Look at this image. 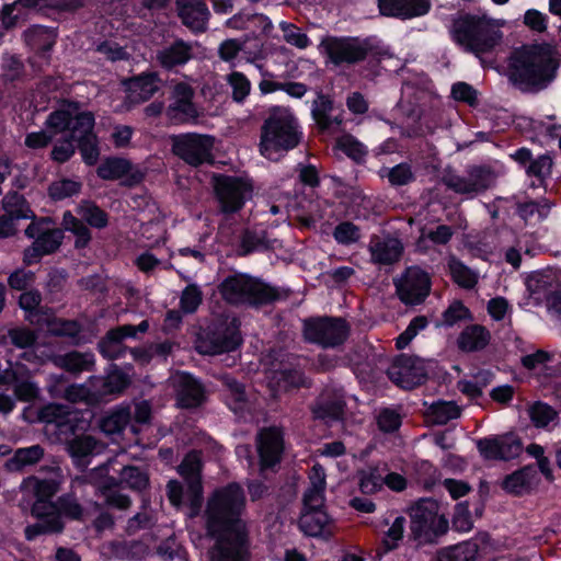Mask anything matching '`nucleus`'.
I'll list each match as a JSON object with an SVG mask.
<instances>
[{"instance_id": "nucleus-50", "label": "nucleus", "mask_w": 561, "mask_h": 561, "mask_svg": "<svg viewBox=\"0 0 561 561\" xmlns=\"http://www.w3.org/2000/svg\"><path fill=\"white\" fill-rule=\"evenodd\" d=\"M527 412L531 423L538 428L548 427L549 424L557 423L559 419L558 411L541 401H537L529 405Z\"/></svg>"}, {"instance_id": "nucleus-13", "label": "nucleus", "mask_w": 561, "mask_h": 561, "mask_svg": "<svg viewBox=\"0 0 561 561\" xmlns=\"http://www.w3.org/2000/svg\"><path fill=\"white\" fill-rule=\"evenodd\" d=\"M202 453L197 450L187 453L178 467V472L186 484V497L191 510L188 516L192 518L198 515L202 505Z\"/></svg>"}, {"instance_id": "nucleus-2", "label": "nucleus", "mask_w": 561, "mask_h": 561, "mask_svg": "<svg viewBox=\"0 0 561 561\" xmlns=\"http://www.w3.org/2000/svg\"><path fill=\"white\" fill-rule=\"evenodd\" d=\"M319 49L328 59V62L340 67L343 65L353 66L367 61L368 70L377 76L380 72V65L383 60L393 57L390 47L377 36H334L322 37Z\"/></svg>"}, {"instance_id": "nucleus-46", "label": "nucleus", "mask_w": 561, "mask_h": 561, "mask_svg": "<svg viewBox=\"0 0 561 561\" xmlns=\"http://www.w3.org/2000/svg\"><path fill=\"white\" fill-rule=\"evenodd\" d=\"M461 409L454 401H437L427 410V416L434 424L444 425L460 416Z\"/></svg>"}, {"instance_id": "nucleus-4", "label": "nucleus", "mask_w": 561, "mask_h": 561, "mask_svg": "<svg viewBox=\"0 0 561 561\" xmlns=\"http://www.w3.org/2000/svg\"><path fill=\"white\" fill-rule=\"evenodd\" d=\"M221 298L231 306L247 305L252 308L270 306L289 298L291 290L274 286L249 274L228 275L218 285Z\"/></svg>"}, {"instance_id": "nucleus-18", "label": "nucleus", "mask_w": 561, "mask_h": 561, "mask_svg": "<svg viewBox=\"0 0 561 561\" xmlns=\"http://www.w3.org/2000/svg\"><path fill=\"white\" fill-rule=\"evenodd\" d=\"M96 175L104 181L122 180V185L126 187L139 185L145 178L130 160L116 156L104 158L96 169Z\"/></svg>"}, {"instance_id": "nucleus-36", "label": "nucleus", "mask_w": 561, "mask_h": 561, "mask_svg": "<svg viewBox=\"0 0 561 561\" xmlns=\"http://www.w3.org/2000/svg\"><path fill=\"white\" fill-rule=\"evenodd\" d=\"M66 449L76 463L81 465L87 457L99 454L103 445L93 436H76L66 443Z\"/></svg>"}, {"instance_id": "nucleus-22", "label": "nucleus", "mask_w": 561, "mask_h": 561, "mask_svg": "<svg viewBox=\"0 0 561 561\" xmlns=\"http://www.w3.org/2000/svg\"><path fill=\"white\" fill-rule=\"evenodd\" d=\"M345 407L346 403L342 393L336 390L325 389L317 398L310 410L313 419L329 424L343 420Z\"/></svg>"}, {"instance_id": "nucleus-3", "label": "nucleus", "mask_w": 561, "mask_h": 561, "mask_svg": "<svg viewBox=\"0 0 561 561\" xmlns=\"http://www.w3.org/2000/svg\"><path fill=\"white\" fill-rule=\"evenodd\" d=\"M244 508L245 495L240 484L232 482L214 490L203 514L206 535L247 533L241 517Z\"/></svg>"}, {"instance_id": "nucleus-25", "label": "nucleus", "mask_w": 561, "mask_h": 561, "mask_svg": "<svg viewBox=\"0 0 561 561\" xmlns=\"http://www.w3.org/2000/svg\"><path fill=\"white\" fill-rule=\"evenodd\" d=\"M380 14L401 20L425 15L431 10L430 0H378Z\"/></svg>"}, {"instance_id": "nucleus-56", "label": "nucleus", "mask_w": 561, "mask_h": 561, "mask_svg": "<svg viewBox=\"0 0 561 561\" xmlns=\"http://www.w3.org/2000/svg\"><path fill=\"white\" fill-rule=\"evenodd\" d=\"M81 183L71 179H61L59 181H54L48 186V196L55 201H64L66 198L72 197L80 193Z\"/></svg>"}, {"instance_id": "nucleus-14", "label": "nucleus", "mask_w": 561, "mask_h": 561, "mask_svg": "<svg viewBox=\"0 0 561 561\" xmlns=\"http://www.w3.org/2000/svg\"><path fill=\"white\" fill-rule=\"evenodd\" d=\"M495 181V173L489 165H472L467 176L448 174L444 184L456 194L474 196L488 191Z\"/></svg>"}, {"instance_id": "nucleus-12", "label": "nucleus", "mask_w": 561, "mask_h": 561, "mask_svg": "<svg viewBox=\"0 0 561 561\" xmlns=\"http://www.w3.org/2000/svg\"><path fill=\"white\" fill-rule=\"evenodd\" d=\"M396 295L405 306L422 305L432 290V277L428 272L419 265L404 268L399 278L393 279Z\"/></svg>"}, {"instance_id": "nucleus-63", "label": "nucleus", "mask_w": 561, "mask_h": 561, "mask_svg": "<svg viewBox=\"0 0 561 561\" xmlns=\"http://www.w3.org/2000/svg\"><path fill=\"white\" fill-rule=\"evenodd\" d=\"M552 165V158L545 153L538 156L536 159L531 158L530 163L527 165L525 171L528 176L537 178L541 185L545 180L551 175Z\"/></svg>"}, {"instance_id": "nucleus-47", "label": "nucleus", "mask_w": 561, "mask_h": 561, "mask_svg": "<svg viewBox=\"0 0 561 561\" xmlns=\"http://www.w3.org/2000/svg\"><path fill=\"white\" fill-rule=\"evenodd\" d=\"M36 341L37 334L26 327L9 329L7 334L0 336V345L5 346L10 343L18 348L32 347Z\"/></svg>"}, {"instance_id": "nucleus-34", "label": "nucleus", "mask_w": 561, "mask_h": 561, "mask_svg": "<svg viewBox=\"0 0 561 561\" xmlns=\"http://www.w3.org/2000/svg\"><path fill=\"white\" fill-rule=\"evenodd\" d=\"M2 208L4 215L11 219H36L35 213L32 210L30 203L23 194L16 191H9L2 198Z\"/></svg>"}, {"instance_id": "nucleus-58", "label": "nucleus", "mask_w": 561, "mask_h": 561, "mask_svg": "<svg viewBox=\"0 0 561 561\" xmlns=\"http://www.w3.org/2000/svg\"><path fill=\"white\" fill-rule=\"evenodd\" d=\"M62 239L64 234L60 229H45L37 236L33 243L42 253L50 255L60 248Z\"/></svg>"}, {"instance_id": "nucleus-1", "label": "nucleus", "mask_w": 561, "mask_h": 561, "mask_svg": "<svg viewBox=\"0 0 561 561\" xmlns=\"http://www.w3.org/2000/svg\"><path fill=\"white\" fill-rule=\"evenodd\" d=\"M560 65V55L553 44H523L508 56L507 80L520 93L536 95L556 81Z\"/></svg>"}, {"instance_id": "nucleus-42", "label": "nucleus", "mask_w": 561, "mask_h": 561, "mask_svg": "<svg viewBox=\"0 0 561 561\" xmlns=\"http://www.w3.org/2000/svg\"><path fill=\"white\" fill-rule=\"evenodd\" d=\"M61 225L65 230L71 232L76 237V249H84L92 240V233L82 219L77 218L70 210H66L62 215Z\"/></svg>"}, {"instance_id": "nucleus-15", "label": "nucleus", "mask_w": 561, "mask_h": 561, "mask_svg": "<svg viewBox=\"0 0 561 561\" xmlns=\"http://www.w3.org/2000/svg\"><path fill=\"white\" fill-rule=\"evenodd\" d=\"M241 322L238 318H219L211 321L204 331L211 346L209 351H237L243 343Z\"/></svg>"}, {"instance_id": "nucleus-7", "label": "nucleus", "mask_w": 561, "mask_h": 561, "mask_svg": "<svg viewBox=\"0 0 561 561\" xmlns=\"http://www.w3.org/2000/svg\"><path fill=\"white\" fill-rule=\"evenodd\" d=\"M450 33L457 45L474 54L491 51L501 38L500 32L485 18L469 13L454 20Z\"/></svg>"}, {"instance_id": "nucleus-52", "label": "nucleus", "mask_w": 561, "mask_h": 561, "mask_svg": "<svg viewBox=\"0 0 561 561\" xmlns=\"http://www.w3.org/2000/svg\"><path fill=\"white\" fill-rule=\"evenodd\" d=\"M129 385V377L125 373L121 370H113L104 378L102 388L96 394L101 401L102 397L123 393Z\"/></svg>"}, {"instance_id": "nucleus-37", "label": "nucleus", "mask_w": 561, "mask_h": 561, "mask_svg": "<svg viewBox=\"0 0 561 561\" xmlns=\"http://www.w3.org/2000/svg\"><path fill=\"white\" fill-rule=\"evenodd\" d=\"M44 455V448L41 445L19 448L14 451V455L5 461V468L9 471H22L25 467L39 462Z\"/></svg>"}, {"instance_id": "nucleus-45", "label": "nucleus", "mask_w": 561, "mask_h": 561, "mask_svg": "<svg viewBox=\"0 0 561 561\" xmlns=\"http://www.w3.org/2000/svg\"><path fill=\"white\" fill-rule=\"evenodd\" d=\"M336 147L354 163L358 165L365 164L368 149L355 136L347 134L341 137L336 142Z\"/></svg>"}, {"instance_id": "nucleus-33", "label": "nucleus", "mask_w": 561, "mask_h": 561, "mask_svg": "<svg viewBox=\"0 0 561 561\" xmlns=\"http://www.w3.org/2000/svg\"><path fill=\"white\" fill-rule=\"evenodd\" d=\"M491 339L490 331L481 324L467 325L458 336L459 351H483Z\"/></svg>"}, {"instance_id": "nucleus-27", "label": "nucleus", "mask_w": 561, "mask_h": 561, "mask_svg": "<svg viewBox=\"0 0 561 561\" xmlns=\"http://www.w3.org/2000/svg\"><path fill=\"white\" fill-rule=\"evenodd\" d=\"M24 38L34 57L48 64L56 44L57 33L53 28L34 25L24 33Z\"/></svg>"}, {"instance_id": "nucleus-11", "label": "nucleus", "mask_w": 561, "mask_h": 561, "mask_svg": "<svg viewBox=\"0 0 561 561\" xmlns=\"http://www.w3.org/2000/svg\"><path fill=\"white\" fill-rule=\"evenodd\" d=\"M213 181L215 196L224 214L238 213L252 195V184L242 178L218 173Z\"/></svg>"}, {"instance_id": "nucleus-28", "label": "nucleus", "mask_w": 561, "mask_h": 561, "mask_svg": "<svg viewBox=\"0 0 561 561\" xmlns=\"http://www.w3.org/2000/svg\"><path fill=\"white\" fill-rule=\"evenodd\" d=\"M178 15L182 23L194 32H205L209 11L207 5L199 0H178Z\"/></svg>"}, {"instance_id": "nucleus-59", "label": "nucleus", "mask_w": 561, "mask_h": 561, "mask_svg": "<svg viewBox=\"0 0 561 561\" xmlns=\"http://www.w3.org/2000/svg\"><path fill=\"white\" fill-rule=\"evenodd\" d=\"M95 126V116L90 111L79 112L73 115V121L71 123V127L69 128V137L73 140L78 138V136H88L94 133Z\"/></svg>"}, {"instance_id": "nucleus-39", "label": "nucleus", "mask_w": 561, "mask_h": 561, "mask_svg": "<svg viewBox=\"0 0 561 561\" xmlns=\"http://www.w3.org/2000/svg\"><path fill=\"white\" fill-rule=\"evenodd\" d=\"M131 420V411L128 405H119L102 417L99 426L106 435H114L123 432Z\"/></svg>"}, {"instance_id": "nucleus-8", "label": "nucleus", "mask_w": 561, "mask_h": 561, "mask_svg": "<svg viewBox=\"0 0 561 561\" xmlns=\"http://www.w3.org/2000/svg\"><path fill=\"white\" fill-rule=\"evenodd\" d=\"M351 333L350 323L342 317L311 316L302 320L305 342L327 348L344 344Z\"/></svg>"}, {"instance_id": "nucleus-5", "label": "nucleus", "mask_w": 561, "mask_h": 561, "mask_svg": "<svg viewBox=\"0 0 561 561\" xmlns=\"http://www.w3.org/2000/svg\"><path fill=\"white\" fill-rule=\"evenodd\" d=\"M302 131L290 110L273 106L261 127L260 151L270 160L295 149L301 141Z\"/></svg>"}, {"instance_id": "nucleus-40", "label": "nucleus", "mask_w": 561, "mask_h": 561, "mask_svg": "<svg viewBox=\"0 0 561 561\" xmlns=\"http://www.w3.org/2000/svg\"><path fill=\"white\" fill-rule=\"evenodd\" d=\"M77 213L85 225L92 228L104 229L108 225V214L93 201H81L77 207Z\"/></svg>"}, {"instance_id": "nucleus-19", "label": "nucleus", "mask_w": 561, "mask_h": 561, "mask_svg": "<svg viewBox=\"0 0 561 561\" xmlns=\"http://www.w3.org/2000/svg\"><path fill=\"white\" fill-rule=\"evenodd\" d=\"M32 515L37 518V523L28 525L25 528V537L33 540L39 535L59 534L64 530L65 524L59 516L53 502L46 500H36L32 506Z\"/></svg>"}, {"instance_id": "nucleus-54", "label": "nucleus", "mask_w": 561, "mask_h": 561, "mask_svg": "<svg viewBox=\"0 0 561 561\" xmlns=\"http://www.w3.org/2000/svg\"><path fill=\"white\" fill-rule=\"evenodd\" d=\"M75 141L77 142L82 161L89 167L95 165L100 157L98 135L78 136Z\"/></svg>"}, {"instance_id": "nucleus-24", "label": "nucleus", "mask_w": 561, "mask_h": 561, "mask_svg": "<svg viewBox=\"0 0 561 561\" xmlns=\"http://www.w3.org/2000/svg\"><path fill=\"white\" fill-rule=\"evenodd\" d=\"M161 78L157 71H145L122 81L128 98L136 103L149 101L159 90Z\"/></svg>"}, {"instance_id": "nucleus-44", "label": "nucleus", "mask_w": 561, "mask_h": 561, "mask_svg": "<svg viewBox=\"0 0 561 561\" xmlns=\"http://www.w3.org/2000/svg\"><path fill=\"white\" fill-rule=\"evenodd\" d=\"M270 249L271 245L264 231L259 233L254 230L245 229L240 238L238 253L241 256H247L253 252L267 251Z\"/></svg>"}, {"instance_id": "nucleus-9", "label": "nucleus", "mask_w": 561, "mask_h": 561, "mask_svg": "<svg viewBox=\"0 0 561 561\" xmlns=\"http://www.w3.org/2000/svg\"><path fill=\"white\" fill-rule=\"evenodd\" d=\"M215 137L198 133H182L171 137V150L187 165L198 168L213 164Z\"/></svg>"}, {"instance_id": "nucleus-55", "label": "nucleus", "mask_w": 561, "mask_h": 561, "mask_svg": "<svg viewBox=\"0 0 561 561\" xmlns=\"http://www.w3.org/2000/svg\"><path fill=\"white\" fill-rule=\"evenodd\" d=\"M121 482H124L129 489L140 492L149 486V474L139 467L125 466L121 471Z\"/></svg>"}, {"instance_id": "nucleus-6", "label": "nucleus", "mask_w": 561, "mask_h": 561, "mask_svg": "<svg viewBox=\"0 0 561 561\" xmlns=\"http://www.w3.org/2000/svg\"><path fill=\"white\" fill-rule=\"evenodd\" d=\"M409 538L417 547L435 545L449 529L448 519L439 514V504L433 499H421L409 508Z\"/></svg>"}, {"instance_id": "nucleus-41", "label": "nucleus", "mask_w": 561, "mask_h": 561, "mask_svg": "<svg viewBox=\"0 0 561 561\" xmlns=\"http://www.w3.org/2000/svg\"><path fill=\"white\" fill-rule=\"evenodd\" d=\"M330 523L324 510L302 511L299 518L300 529L308 536H320Z\"/></svg>"}, {"instance_id": "nucleus-49", "label": "nucleus", "mask_w": 561, "mask_h": 561, "mask_svg": "<svg viewBox=\"0 0 561 561\" xmlns=\"http://www.w3.org/2000/svg\"><path fill=\"white\" fill-rule=\"evenodd\" d=\"M449 272L453 282L463 289H472L479 282V275L460 260L450 261Z\"/></svg>"}, {"instance_id": "nucleus-43", "label": "nucleus", "mask_w": 561, "mask_h": 561, "mask_svg": "<svg viewBox=\"0 0 561 561\" xmlns=\"http://www.w3.org/2000/svg\"><path fill=\"white\" fill-rule=\"evenodd\" d=\"M478 545L476 542L465 541L438 550L435 561H476Z\"/></svg>"}, {"instance_id": "nucleus-62", "label": "nucleus", "mask_w": 561, "mask_h": 561, "mask_svg": "<svg viewBox=\"0 0 561 561\" xmlns=\"http://www.w3.org/2000/svg\"><path fill=\"white\" fill-rule=\"evenodd\" d=\"M60 360L66 370L75 374L91 370L94 365L91 353H66Z\"/></svg>"}, {"instance_id": "nucleus-23", "label": "nucleus", "mask_w": 561, "mask_h": 561, "mask_svg": "<svg viewBox=\"0 0 561 561\" xmlns=\"http://www.w3.org/2000/svg\"><path fill=\"white\" fill-rule=\"evenodd\" d=\"M261 469L272 468L280 461L284 449L282 432L276 427L263 428L256 437Z\"/></svg>"}, {"instance_id": "nucleus-21", "label": "nucleus", "mask_w": 561, "mask_h": 561, "mask_svg": "<svg viewBox=\"0 0 561 561\" xmlns=\"http://www.w3.org/2000/svg\"><path fill=\"white\" fill-rule=\"evenodd\" d=\"M49 332L55 336L66 337L72 346L92 343L96 337V327L93 323L84 327L76 319H48Z\"/></svg>"}, {"instance_id": "nucleus-48", "label": "nucleus", "mask_w": 561, "mask_h": 561, "mask_svg": "<svg viewBox=\"0 0 561 561\" xmlns=\"http://www.w3.org/2000/svg\"><path fill=\"white\" fill-rule=\"evenodd\" d=\"M380 178H387L389 184L393 187L404 186L415 180L412 167L408 162H401L392 168H381L378 172Z\"/></svg>"}, {"instance_id": "nucleus-57", "label": "nucleus", "mask_w": 561, "mask_h": 561, "mask_svg": "<svg viewBox=\"0 0 561 561\" xmlns=\"http://www.w3.org/2000/svg\"><path fill=\"white\" fill-rule=\"evenodd\" d=\"M221 380L229 392L228 404L231 410L234 412L242 411L247 403V394L243 385L228 375L221 376Z\"/></svg>"}, {"instance_id": "nucleus-35", "label": "nucleus", "mask_w": 561, "mask_h": 561, "mask_svg": "<svg viewBox=\"0 0 561 561\" xmlns=\"http://www.w3.org/2000/svg\"><path fill=\"white\" fill-rule=\"evenodd\" d=\"M310 381L305 377V375L296 369L274 371L270 381V387L273 391L274 398L277 397L276 392L278 390L289 391L300 387H310Z\"/></svg>"}, {"instance_id": "nucleus-32", "label": "nucleus", "mask_w": 561, "mask_h": 561, "mask_svg": "<svg viewBox=\"0 0 561 561\" xmlns=\"http://www.w3.org/2000/svg\"><path fill=\"white\" fill-rule=\"evenodd\" d=\"M310 486L306 490L302 511L324 510L325 473L321 466H313Z\"/></svg>"}, {"instance_id": "nucleus-31", "label": "nucleus", "mask_w": 561, "mask_h": 561, "mask_svg": "<svg viewBox=\"0 0 561 561\" xmlns=\"http://www.w3.org/2000/svg\"><path fill=\"white\" fill-rule=\"evenodd\" d=\"M42 295L37 289L23 291L19 298V306L25 311V319L33 324L48 323L53 316L48 307H43Z\"/></svg>"}, {"instance_id": "nucleus-30", "label": "nucleus", "mask_w": 561, "mask_h": 561, "mask_svg": "<svg viewBox=\"0 0 561 561\" xmlns=\"http://www.w3.org/2000/svg\"><path fill=\"white\" fill-rule=\"evenodd\" d=\"M193 57L192 46L181 38L175 39L171 45L159 50L157 60L168 71L186 65Z\"/></svg>"}, {"instance_id": "nucleus-29", "label": "nucleus", "mask_w": 561, "mask_h": 561, "mask_svg": "<svg viewBox=\"0 0 561 561\" xmlns=\"http://www.w3.org/2000/svg\"><path fill=\"white\" fill-rule=\"evenodd\" d=\"M539 483L535 467L526 466L505 477L502 488L510 494L520 496L529 494Z\"/></svg>"}, {"instance_id": "nucleus-38", "label": "nucleus", "mask_w": 561, "mask_h": 561, "mask_svg": "<svg viewBox=\"0 0 561 561\" xmlns=\"http://www.w3.org/2000/svg\"><path fill=\"white\" fill-rule=\"evenodd\" d=\"M371 259L380 265H391L400 260L403 245L398 239L377 242L370 248Z\"/></svg>"}, {"instance_id": "nucleus-17", "label": "nucleus", "mask_w": 561, "mask_h": 561, "mask_svg": "<svg viewBox=\"0 0 561 561\" xmlns=\"http://www.w3.org/2000/svg\"><path fill=\"white\" fill-rule=\"evenodd\" d=\"M170 381L175 392L176 407L193 410L202 407L206 400L205 386L191 374L175 371Z\"/></svg>"}, {"instance_id": "nucleus-60", "label": "nucleus", "mask_w": 561, "mask_h": 561, "mask_svg": "<svg viewBox=\"0 0 561 561\" xmlns=\"http://www.w3.org/2000/svg\"><path fill=\"white\" fill-rule=\"evenodd\" d=\"M203 302V291L197 284H188L181 294L180 308L185 314H192L197 311Z\"/></svg>"}, {"instance_id": "nucleus-26", "label": "nucleus", "mask_w": 561, "mask_h": 561, "mask_svg": "<svg viewBox=\"0 0 561 561\" xmlns=\"http://www.w3.org/2000/svg\"><path fill=\"white\" fill-rule=\"evenodd\" d=\"M334 101L329 94L319 92L312 102L311 116L320 131L327 133L343 124L342 111L334 114Z\"/></svg>"}, {"instance_id": "nucleus-10", "label": "nucleus", "mask_w": 561, "mask_h": 561, "mask_svg": "<svg viewBox=\"0 0 561 561\" xmlns=\"http://www.w3.org/2000/svg\"><path fill=\"white\" fill-rule=\"evenodd\" d=\"M195 91L185 82H175L169 92L165 116L173 125H197L202 112L194 102Z\"/></svg>"}, {"instance_id": "nucleus-61", "label": "nucleus", "mask_w": 561, "mask_h": 561, "mask_svg": "<svg viewBox=\"0 0 561 561\" xmlns=\"http://www.w3.org/2000/svg\"><path fill=\"white\" fill-rule=\"evenodd\" d=\"M227 82L232 90V100L237 103H243L251 91V82L247 76L240 71H232L227 76Z\"/></svg>"}, {"instance_id": "nucleus-20", "label": "nucleus", "mask_w": 561, "mask_h": 561, "mask_svg": "<svg viewBox=\"0 0 561 561\" xmlns=\"http://www.w3.org/2000/svg\"><path fill=\"white\" fill-rule=\"evenodd\" d=\"M207 536L216 540L209 550L210 561H247L248 533Z\"/></svg>"}, {"instance_id": "nucleus-53", "label": "nucleus", "mask_w": 561, "mask_h": 561, "mask_svg": "<svg viewBox=\"0 0 561 561\" xmlns=\"http://www.w3.org/2000/svg\"><path fill=\"white\" fill-rule=\"evenodd\" d=\"M53 505L60 517L64 515L73 520H81L83 518L84 508L73 493L59 496Z\"/></svg>"}, {"instance_id": "nucleus-64", "label": "nucleus", "mask_w": 561, "mask_h": 561, "mask_svg": "<svg viewBox=\"0 0 561 561\" xmlns=\"http://www.w3.org/2000/svg\"><path fill=\"white\" fill-rule=\"evenodd\" d=\"M94 50L112 62L126 61L130 58V55L125 47L111 39H104L96 43Z\"/></svg>"}, {"instance_id": "nucleus-51", "label": "nucleus", "mask_w": 561, "mask_h": 561, "mask_svg": "<svg viewBox=\"0 0 561 561\" xmlns=\"http://www.w3.org/2000/svg\"><path fill=\"white\" fill-rule=\"evenodd\" d=\"M136 336V327L124 324L110 329L99 341L96 351H110L111 347L122 344L127 337Z\"/></svg>"}, {"instance_id": "nucleus-16", "label": "nucleus", "mask_w": 561, "mask_h": 561, "mask_svg": "<svg viewBox=\"0 0 561 561\" xmlns=\"http://www.w3.org/2000/svg\"><path fill=\"white\" fill-rule=\"evenodd\" d=\"M388 377L403 389H412L422 385L427 373L422 358L413 354H400L394 357L387 369Z\"/></svg>"}]
</instances>
